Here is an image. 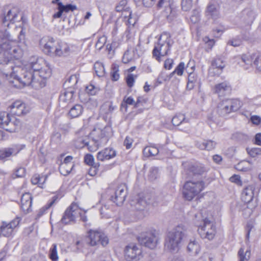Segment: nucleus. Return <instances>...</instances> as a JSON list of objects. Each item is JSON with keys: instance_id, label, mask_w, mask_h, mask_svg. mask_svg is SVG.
Masks as SVG:
<instances>
[{"instance_id": "1", "label": "nucleus", "mask_w": 261, "mask_h": 261, "mask_svg": "<svg viewBox=\"0 0 261 261\" xmlns=\"http://www.w3.org/2000/svg\"><path fill=\"white\" fill-rule=\"evenodd\" d=\"M11 69L10 72H7L6 75L9 74L10 79H13L14 81L9 80V82L14 87H19L21 85L24 86L31 85L35 89H40L45 87L46 82L40 77H37L35 72H33L25 65L23 67L10 66Z\"/></svg>"}, {"instance_id": "2", "label": "nucleus", "mask_w": 261, "mask_h": 261, "mask_svg": "<svg viewBox=\"0 0 261 261\" xmlns=\"http://www.w3.org/2000/svg\"><path fill=\"white\" fill-rule=\"evenodd\" d=\"M4 33L5 36L0 42V64H10V66H14L13 59H20L23 55V50L11 38L9 32Z\"/></svg>"}, {"instance_id": "3", "label": "nucleus", "mask_w": 261, "mask_h": 261, "mask_svg": "<svg viewBox=\"0 0 261 261\" xmlns=\"http://www.w3.org/2000/svg\"><path fill=\"white\" fill-rule=\"evenodd\" d=\"M111 130L110 127H105L103 129H94L90 134L91 139L86 137L79 138L76 141V146L82 148L85 146L88 147L89 149L92 151L97 149L101 145L106 144L109 140V133Z\"/></svg>"}, {"instance_id": "4", "label": "nucleus", "mask_w": 261, "mask_h": 261, "mask_svg": "<svg viewBox=\"0 0 261 261\" xmlns=\"http://www.w3.org/2000/svg\"><path fill=\"white\" fill-rule=\"evenodd\" d=\"M185 235V229L178 225L167 233L165 241V248L171 252H177Z\"/></svg>"}, {"instance_id": "5", "label": "nucleus", "mask_w": 261, "mask_h": 261, "mask_svg": "<svg viewBox=\"0 0 261 261\" xmlns=\"http://www.w3.org/2000/svg\"><path fill=\"white\" fill-rule=\"evenodd\" d=\"M171 46L170 35L167 32L163 33L155 43L152 50V57L158 61L160 62L161 58L168 55Z\"/></svg>"}, {"instance_id": "6", "label": "nucleus", "mask_w": 261, "mask_h": 261, "mask_svg": "<svg viewBox=\"0 0 261 261\" xmlns=\"http://www.w3.org/2000/svg\"><path fill=\"white\" fill-rule=\"evenodd\" d=\"M26 65L33 72H35L37 77L43 79L45 81L51 75V69L42 58H31L30 63Z\"/></svg>"}, {"instance_id": "7", "label": "nucleus", "mask_w": 261, "mask_h": 261, "mask_svg": "<svg viewBox=\"0 0 261 261\" xmlns=\"http://www.w3.org/2000/svg\"><path fill=\"white\" fill-rule=\"evenodd\" d=\"M204 188V183L203 181H187L185 183L183 187L184 197L187 200L191 201L197 196Z\"/></svg>"}, {"instance_id": "8", "label": "nucleus", "mask_w": 261, "mask_h": 261, "mask_svg": "<svg viewBox=\"0 0 261 261\" xmlns=\"http://www.w3.org/2000/svg\"><path fill=\"white\" fill-rule=\"evenodd\" d=\"M19 13V11L17 8H5L0 18V27L1 28L0 31L8 32L6 28H9L11 24H13L16 21H19L18 19Z\"/></svg>"}, {"instance_id": "9", "label": "nucleus", "mask_w": 261, "mask_h": 261, "mask_svg": "<svg viewBox=\"0 0 261 261\" xmlns=\"http://www.w3.org/2000/svg\"><path fill=\"white\" fill-rule=\"evenodd\" d=\"M242 106L241 101L238 99H228L220 102L217 108V113L221 116L238 110Z\"/></svg>"}, {"instance_id": "10", "label": "nucleus", "mask_w": 261, "mask_h": 261, "mask_svg": "<svg viewBox=\"0 0 261 261\" xmlns=\"http://www.w3.org/2000/svg\"><path fill=\"white\" fill-rule=\"evenodd\" d=\"M138 239L141 245L153 249L156 247L159 238L155 232L150 231L141 234Z\"/></svg>"}, {"instance_id": "11", "label": "nucleus", "mask_w": 261, "mask_h": 261, "mask_svg": "<svg viewBox=\"0 0 261 261\" xmlns=\"http://www.w3.org/2000/svg\"><path fill=\"white\" fill-rule=\"evenodd\" d=\"M202 220L203 225L198 229V233L202 239L211 240L213 239L216 234V227L214 223L208 219Z\"/></svg>"}, {"instance_id": "12", "label": "nucleus", "mask_w": 261, "mask_h": 261, "mask_svg": "<svg viewBox=\"0 0 261 261\" xmlns=\"http://www.w3.org/2000/svg\"><path fill=\"white\" fill-rule=\"evenodd\" d=\"M90 244L95 246L100 244L102 246H106L109 242L108 239L101 230L90 229L88 231Z\"/></svg>"}, {"instance_id": "13", "label": "nucleus", "mask_w": 261, "mask_h": 261, "mask_svg": "<svg viewBox=\"0 0 261 261\" xmlns=\"http://www.w3.org/2000/svg\"><path fill=\"white\" fill-rule=\"evenodd\" d=\"M80 211L78 205L72 203L64 212L61 219V222L65 224L74 222L75 219L79 216V214H80Z\"/></svg>"}, {"instance_id": "14", "label": "nucleus", "mask_w": 261, "mask_h": 261, "mask_svg": "<svg viewBox=\"0 0 261 261\" xmlns=\"http://www.w3.org/2000/svg\"><path fill=\"white\" fill-rule=\"evenodd\" d=\"M58 43L59 42H56L54 38L49 36L43 37L40 40L43 51L49 56H55Z\"/></svg>"}, {"instance_id": "15", "label": "nucleus", "mask_w": 261, "mask_h": 261, "mask_svg": "<svg viewBox=\"0 0 261 261\" xmlns=\"http://www.w3.org/2000/svg\"><path fill=\"white\" fill-rule=\"evenodd\" d=\"M124 254L127 260L137 261L142 257V251L136 244L130 243L126 246L124 250Z\"/></svg>"}, {"instance_id": "16", "label": "nucleus", "mask_w": 261, "mask_h": 261, "mask_svg": "<svg viewBox=\"0 0 261 261\" xmlns=\"http://www.w3.org/2000/svg\"><path fill=\"white\" fill-rule=\"evenodd\" d=\"M20 221L21 218L16 217L9 223L3 222L0 228L2 235L6 237L11 236L14 229L19 225Z\"/></svg>"}, {"instance_id": "17", "label": "nucleus", "mask_w": 261, "mask_h": 261, "mask_svg": "<svg viewBox=\"0 0 261 261\" xmlns=\"http://www.w3.org/2000/svg\"><path fill=\"white\" fill-rule=\"evenodd\" d=\"M10 112L12 115L21 116L28 113L30 108L25 103L21 101H16L12 103L9 107Z\"/></svg>"}, {"instance_id": "18", "label": "nucleus", "mask_w": 261, "mask_h": 261, "mask_svg": "<svg viewBox=\"0 0 261 261\" xmlns=\"http://www.w3.org/2000/svg\"><path fill=\"white\" fill-rule=\"evenodd\" d=\"M126 194L125 186L121 185L115 190V196H111V200L117 205H120L125 200Z\"/></svg>"}, {"instance_id": "19", "label": "nucleus", "mask_w": 261, "mask_h": 261, "mask_svg": "<svg viewBox=\"0 0 261 261\" xmlns=\"http://www.w3.org/2000/svg\"><path fill=\"white\" fill-rule=\"evenodd\" d=\"M225 64L223 60L220 57H217L212 62L211 67L209 69V74L212 75H220Z\"/></svg>"}, {"instance_id": "20", "label": "nucleus", "mask_w": 261, "mask_h": 261, "mask_svg": "<svg viewBox=\"0 0 261 261\" xmlns=\"http://www.w3.org/2000/svg\"><path fill=\"white\" fill-rule=\"evenodd\" d=\"M8 122L4 124L3 129L9 132H15L19 129L21 125L19 119L12 115L10 118H6Z\"/></svg>"}, {"instance_id": "21", "label": "nucleus", "mask_w": 261, "mask_h": 261, "mask_svg": "<svg viewBox=\"0 0 261 261\" xmlns=\"http://www.w3.org/2000/svg\"><path fill=\"white\" fill-rule=\"evenodd\" d=\"M21 150L18 145H12L10 147L0 150V161H5L8 158L16 155Z\"/></svg>"}, {"instance_id": "22", "label": "nucleus", "mask_w": 261, "mask_h": 261, "mask_svg": "<svg viewBox=\"0 0 261 261\" xmlns=\"http://www.w3.org/2000/svg\"><path fill=\"white\" fill-rule=\"evenodd\" d=\"M72 159L73 157L71 155H68L65 158L59 168L61 174L66 176L70 173L74 166L71 162Z\"/></svg>"}, {"instance_id": "23", "label": "nucleus", "mask_w": 261, "mask_h": 261, "mask_svg": "<svg viewBox=\"0 0 261 261\" xmlns=\"http://www.w3.org/2000/svg\"><path fill=\"white\" fill-rule=\"evenodd\" d=\"M116 151L112 148L108 147L99 151L97 154V159L99 161H104L116 156Z\"/></svg>"}, {"instance_id": "24", "label": "nucleus", "mask_w": 261, "mask_h": 261, "mask_svg": "<svg viewBox=\"0 0 261 261\" xmlns=\"http://www.w3.org/2000/svg\"><path fill=\"white\" fill-rule=\"evenodd\" d=\"M32 197L29 193H25L21 196V207L25 213H28L31 210Z\"/></svg>"}, {"instance_id": "25", "label": "nucleus", "mask_w": 261, "mask_h": 261, "mask_svg": "<svg viewBox=\"0 0 261 261\" xmlns=\"http://www.w3.org/2000/svg\"><path fill=\"white\" fill-rule=\"evenodd\" d=\"M230 90V86L226 81L216 85L214 88V93L217 94L219 96H224L226 92H229Z\"/></svg>"}, {"instance_id": "26", "label": "nucleus", "mask_w": 261, "mask_h": 261, "mask_svg": "<svg viewBox=\"0 0 261 261\" xmlns=\"http://www.w3.org/2000/svg\"><path fill=\"white\" fill-rule=\"evenodd\" d=\"M205 15L208 19L216 20L219 17V12L215 5L209 4L206 7Z\"/></svg>"}, {"instance_id": "27", "label": "nucleus", "mask_w": 261, "mask_h": 261, "mask_svg": "<svg viewBox=\"0 0 261 261\" xmlns=\"http://www.w3.org/2000/svg\"><path fill=\"white\" fill-rule=\"evenodd\" d=\"M257 55H243L241 58L239 63L242 66H244L245 69H248L250 67L254 66L253 61L256 58Z\"/></svg>"}, {"instance_id": "28", "label": "nucleus", "mask_w": 261, "mask_h": 261, "mask_svg": "<svg viewBox=\"0 0 261 261\" xmlns=\"http://www.w3.org/2000/svg\"><path fill=\"white\" fill-rule=\"evenodd\" d=\"M253 191L254 187L252 186H248L245 188L242 193V200L245 203L251 202L253 198Z\"/></svg>"}, {"instance_id": "29", "label": "nucleus", "mask_w": 261, "mask_h": 261, "mask_svg": "<svg viewBox=\"0 0 261 261\" xmlns=\"http://www.w3.org/2000/svg\"><path fill=\"white\" fill-rule=\"evenodd\" d=\"M70 46L66 43H59L56 49V56H67L71 53Z\"/></svg>"}, {"instance_id": "30", "label": "nucleus", "mask_w": 261, "mask_h": 261, "mask_svg": "<svg viewBox=\"0 0 261 261\" xmlns=\"http://www.w3.org/2000/svg\"><path fill=\"white\" fill-rule=\"evenodd\" d=\"M196 146L201 150H212L214 149L216 145V143L211 140H204L203 142H197Z\"/></svg>"}, {"instance_id": "31", "label": "nucleus", "mask_w": 261, "mask_h": 261, "mask_svg": "<svg viewBox=\"0 0 261 261\" xmlns=\"http://www.w3.org/2000/svg\"><path fill=\"white\" fill-rule=\"evenodd\" d=\"M189 172L193 175H202L206 172L205 167L201 164L195 163L189 167Z\"/></svg>"}, {"instance_id": "32", "label": "nucleus", "mask_w": 261, "mask_h": 261, "mask_svg": "<svg viewBox=\"0 0 261 261\" xmlns=\"http://www.w3.org/2000/svg\"><path fill=\"white\" fill-rule=\"evenodd\" d=\"M136 51H137L136 49H133L132 50L127 49L125 51L122 57V62L124 64H127L134 61L136 58Z\"/></svg>"}, {"instance_id": "33", "label": "nucleus", "mask_w": 261, "mask_h": 261, "mask_svg": "<svg viewBox=\"0 0 261 261\" xmlns=\"http://www.w3.org/2000/svg\"><path fill=\"white\" fill-rule=\"evenodd\" d=\"M187 249L192 255H196L199 252L200 246L196 241H190L187 246Z\"/></svg>"}, {"instance_id": "34", "label": "nucleus", "mask_w": 261, "mask_h": 261, "mask_svg": "<svg viewBox=\"0 0 261 261\" xmlns=\"http://www.w3.org/2000/svg\"><path fill=\"white\" fill-rule=\"evenodd\" d=\"M83 110L82 105H75L70 109L69 114L72 118L77 117L82 113Z\"/></svg>"}, {"instance_id": "35", "label": "nucleus", "mask_w": 261, "mask_h": 261, "mask_svg": "<svg viewBox=\"0 0 261 261\" xmlns=\"http://www.w3.org/2000/svg\"><path fill=\"white\" fill-rule=\"evenodd\" d=\"M148 197V196L146 195L144 197V199L142 198H139L136 205V208L137 210H143L147 204L150 203L151 201Z\"/></svg>"}, {"instance_id": "36", "label": "nucleus", "mask_w": 261, "mask_h": 261, "mask_svg": "<svg viewBox=\"0 0 261 261\" xmlns=\"http://www.w3.org/2000/svg\"><path fill=\"white\" fill-rule=\"evenodd\" d=\"M116 11L117 12H123L122 14L128 13V10L130 11L129 8L127 7V1L121 0L118 4L116 6Z\"/></svg>"}, {"instance_id": "37", "label": "nucleus", "mask_w": 261, "mask_h": 261, "mask_svg": "<svg viewBox=\"0 0 261 261\" xmlns=\"http://www.w3.org/2000/svg\"><path fill=\"white\" fill-rule=\"evenodd\" d=\"M94 69L95 73L99 77L103 76L105 74V70L103 65L102 63L96 62L94 65Z\"/></svg>"}, {"instance_id": "38", "label": "nucleus", "mask_w": 261, "mask_h": 261, "mask_svg": "<svg viewBox=\"0 0 261 261\" xmlns=\"http://www.w3.org/2000/svg\"><path fill=\"white\" fill-rule=\"evenodd\" d=\"M186 122H188V120H186L185 115L182 114L175 115L172 119V123L174 126H178L180 124Z\"/></svg>"}, {"instance_id": "39", "label": "nucleus", "mask_w": 261, "mask_h": 261, "mask_svg": "<svg viewBox=\"0 0 261 261\" xmlns=\"http://www.w3.org/2000/svg\"><path fill=\"white\" fill-rule=\"evenodd\" d=\"M159 152V149L154 146H147L143 150V153L146 156H154Z\"/></svg>"}, {"instance_id": "40", "label": "nucleus", "mask_w": 261, "mask_h": 261, "mask_svg": "<svg viewBox=\"0 0 261 261\" xmlns=\"http://www.w3.org/2000/svg\"><path fill=\"white\" fill-rule=\"evenodd\" d=\"M48 256L51 261H58L59 257L58 255L57 245L56 244L52 245L49 249Z\"/></svg>"}, {"instance_id": "41", "label": "nucleus", "mask_w": 261, "mask_h": 261, "mask_svg": "<svg viewBox=\"0 0 261 261\" xmlns=\"http://www.w3.org/2000/svg\"><path fill=\"white\" fill-rule=\"evenodd\" d=\"M74 92L73 91H67L62 93L59 97L60 101L67 102L70 101L73 97Z\"/></svg>"}, {"instance_id": "42", "label": "nucleus", "mask_w": 261, "mask_h": 261, "mask_svg": "<svg viewBox=\"0 0 261 261\" xmlns=\"http://www.w3.org/2000/svg\"><path fill=\"white\" fill-rule=\"evenodd\" d=\"M250 251L247 250L244 252V249L241 248L238 252V256L239 257V261H247L249 259L250 257Z\"/></svg>"}, {"instance_id": "43", "label": "nucleus", "mask_w": 261, "mask_h": 261, "mask_svg": "<svg viewBox=\"0 0 261 261\" xmlns=\"http://www.w3.org/2000/svg\"><path fill=\"white\" fill-rule=\"evenodd\" d=\"M79 80V76L76 74L70 75L65 81V85L69 87L75 86Z\"/></svg>"}, {"instance_id": "44", "label": "nucleus", "mask_w": 261, "mask_h": 261, "mask_svg": "<svg viewBox=\"0 0 261 261\" xmlns=\"http://www.w3.org/2000/svg\"><path fill=\"white\" fill-rule=\"evenodd\" d=\"M127 13L128 15L127 16L126 14H124V17L125 18H128L127 21L128 25L134 26L137 21V18L132 14L131 11L128 10Z\"/></svg>"}, {"instance_id": "45", "label": "nucleus", "mask_w": 261, "mask_h": 261, "mask_svg": "<svg viewBox=\"0 0 261 261\" xmlns=\"http://www.w3.org/2000/svg\"><path fill=\"white\" fill-rule=\"evenodd\" d=\"M119 66L117 65H113L111 73V78L113 81H117L119 79Z\"/></svg>"}, {"instance_id": "46", "label": "nucleus", "mask_w": 261, "mask_h": 261, "mask_svg": "<svg viewBox=\"0 0 261 261\" xmlns=\"http://www.w3.org/2000/svg\"><path fill=\"white\" fill-rule=\"evenodd\" d=\"M205 218H203L201 213L195 214L194 222L195 224L199 228L201 227V226L203 225V222L202 220H205Z\"/></svg>"}, {"instance_id": "47", "label": "nucleus", "mask_w": 261, "mask_h": 261, "mask_svg": "<svg viewBox=\"0 0 261 261\" xmlns=\"http://www.w3.org/2000/svg\"><path fill=\"white\" fill-rule=\"evenodd\" d=\"M58 6L62 9L63 12H68L69 11H73L77 9L76 6L71 4L64 5L62 3H59Z\"/></svg>"}, {"instance_id": "48", "label": "nucleus", "mask_w": 261, "mask_h": 261, "mask_svg": "<svg viewBox=\"0 0 261 261\" xmlns=\"http://www.w3.org/2000/svg\"><path fill=\"white\" fill-rule=\"evenodd\" d=\"M242 44V40L240 37L237 36L232 39L229 40L227 44L231 45L233 47H238Z\"/></svg>"}, {"instance_id": "49", "label": "nucleus", "mask_w": 261, "mask_h": 261, "mask_svg": "<svg viewBox=\"0 0 261 261\" xmlns=\"http://www.w3.org/2000/svg\"><path fill=\"white\" fill-rule=\"evenodd\" d=\"M159 170L156 167H152L150 169L148 174V178L150 180H154L158 176Z\"/></svg>"}, {"instance_id": "50", "label": "nucleus", "mask_w": 261, "mask_h": 261, "mask_svg": "<svg viewBox=\"0 0 261 261\" xmlns=\"http://www.w3.org/2000/svg\"><path fill=\"white\" fill-rule=\"evenodd\" d=\"M181 8L184 11H189L192 7V0H182Z\"/></svg>"}, {"instance_id": "51", "label": "nucleus", "mask_w": 261, "mask_h": 261, "mask_svg": "<svg viewBox=\"0 0 261 261\" xmlns=\"http://www.w3.org/2000/svg\"><path fill=\"white\" fill-rule=\"evenodd\" d=\"M247 150L248 153L253 158L261 154V148H253L250 149L247 148Z\"/></svg>"}, {"instance_id": "52", "label": "nucleus", "mask_w": 261, "mask_h": 261, "mask_svg": "<svg viewBox=\"0 0 261 261\" xmlns=\"http://www.w3.org/2000/svg\"><path fill=\"white\" fill-rule=\"evenodd\" d=\"M84 162L86 164L89 166L94 165L97 163L94 162V158L93 156L90 154H87L85 156Z\"/></svg>"}, {"instance_id": "53", "label": "nucleus", "mask_w": 261, "mask_h": 261, "mask_svg": "<svg viewBox=\"0 0 261 261\" xmlns=\"http://www.w3.org/2000/svg\"><path fill=\"white\" fill-rule=\"evenodd\" d=\"M99 165V163H97L94 165L90 166L91 167L88 171L89 174L92 176L95 175L97 173Z\"/></svg>"}, {"instance_id": "54", "label": "nucleus", "mask_w": 261, "mask_h": 261, "mask_svg": "<svg viewBox=\"0 0 261 261\" xmlns=\"http://www.w3.org/2000/svg\"><path fill=\"white\" fill-rule=\"evenodd\" d=\"M137 77V75L134 76L133 74H128L126 78V82L127 86L131 88L133 86L135 82V79Z\"/></svg>"}, {"instance_id": "55", "label": "nucleus", "mask_w": 261, "mask_h": 261, "mask_svg": "<svg viewBox=\"0 0 261 261\" xmlns=\"http://www.w3.org/2000/svg\"><path fill=\"white\" fill-rule=\"evenodd\" d=\"M184 68L185 63L184 62H180L175 68L174 71L178 75L181 76L183 74Z\"/></svg>"}, {"instance_id": "56", "label": "nucleus", "mask_w": 261, "mask_h": 261, "mask_svg": "<svg viewBox=\"0 0 261 261\" xmlns=\"http://www.w3.org/2000/svg\"><path fill=\"white\" fill-rule=\"evenodd\" d=\"M86 91L91 95H94L97 92V89L93 85H89L86 88Z\"/></svg>"}, {"instance_id": "57", "label": "nucleus", "mask_w": 261, "mask_h": 261, "mask_svg": "<svg viewBox=\"0 0 261 261\" xmlns=\"http://www.w3.org/2000/svg\"><path fill=\"white\" fill-rule=\"evenodd\" d=\"M254 66L256 67V69L261 72V56L257 55L256 58L254 59L253 61Z\"/></svg>"}, {"instance_id": "58", "label": "nucleus", "mask_w": 261, "mask_h": 261, "mask_svg": "<svg viewBox=\"0 0 261 261\" xmlns=\"http://www.w3.org/2000/svg\"><path fill=\"white\" fill-rule=\"evenodd\" d=\"M25 170L24 168H19L16 170L15 173L13 174L15 177H22L24 176Z\"/></svg>"}, {"instance_id": "59", "label": "nucleus", "mask_w": 261, "mask_h": 261, "mask_svg": "<svg viewBox=\"0 0 261 261\" xmlns=\"http://www.w3.org/2000/svg\"><path fill=\"white\" fill-rule=\"evenodd\" d=\"M55 200H53L51 202H50L48 204H47L46 205L42 207L41 209H40L38 215L39 216H41L42 215H43L45 211L52 206Z\"/></svg>"}, {"instance_id": "60", "label": "nucleus", "mask_w": 261, "mask_h": 261, "mask_svg": "<svg viewBox=\"0 0 261 261\" xmlns=\"http://www.w3.org/2000/svg\"><path fill=\"white\" fill-rule=\"evenodd\" d=\"M55 200H53L51 202H50L48 204H47L46 205L42 207L41 209H40L38 215L39 216H41L42 215H43L45 211L52 206Z\"/></svg>"}, {"instance_id": "61", "label": "nucleus", "mask_w": 261, "mask_h": 261, "mask_svg": "<svg viewBox=\"0 0 261 261\" xmlns=\"http://www.w3.org/2000/svg\"><path fill=\"white\" fill-rule=\"evenodd\" d=\"M172 0H160L158 4V7L161 8L165 4V7H171V5L172 4Z\"/></svg>"}, {"instance_id": "62", "label": "nucleus", "mask_w": 261, "mask_h": 261, "mask_svg": "<svg viewBox=\"0 0 261 261\" xmlns=\"http://www.w3.org/2000/svg\"><path fill=\"white\" fill-rule=\"evenodd\" d=\"M51 141L57 143H60L61 141V135L59 133H55L51 137Z\"/></svg>"}, {"instance_id": "63", "label": "nucleus", "mask_w": 261, "mask_h": 261, "mask_svg": "<svg viewBox=\"0 0 261 261\" xmlns=\"http://www.w3.org/2000/svg\"><path fill=\"white\" fill-rule=\"evenodd\" d=\"M188 80V81H189L190 83H193L195 84L196 83H197V75L194 72H190L189 74Z\"/></svg>"}, {"instance_id": "64", "label": "nucleus", "mask_w": 261, "mask_h": 261, "mask_svg": "<svg viewBox=\"0 0 261 261\" xmlns=\"http://www.w3.org/2000/svg\"><path fill=\"white\" fill-rule=\"evenodd\" d=\"M133 142V139L131 138L126 137L124 141V146H125L126 149H129L132 147Z\"/></svg>"}]
</instances>
